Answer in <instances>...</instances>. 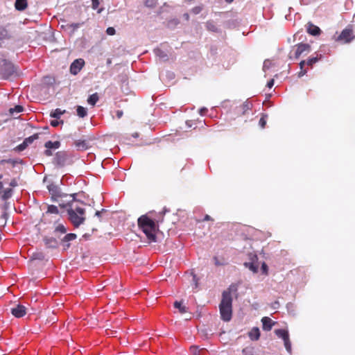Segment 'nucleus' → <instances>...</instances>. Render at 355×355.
I'll list each match as a JSON object with an SVG mask.
<instances>
[{"label":"nucleus","instance_id":"nucleus-39","mask_svg":"<svg viewBox=\"0 0 355 355\" xmlns=\"http://www.w3.org/2000/svg\"><path fill=\"white\" fill-rule=\"evenodd\" d=\"M123 113L122 110H116V116L118 119H120L122 117Z\"/></svg>","mask_w":355,"mask_h":355},{"label":"nucleus","instance_id":"nucleus-46","mask_svg":"<svg viewBox=\"0 0 355 355\" xmlns=\"http://www.w3.org/2000/svg\"><path fill=\"white\" fill-rule=\"evenodd\" d=\"M209 219H210V217H209V216H208V215H207V216L205 217V220H209Z\"/></svg>","mask_w":355,"mask_h":355},{"label":"nucleus","instance_id":"nucleus-33","mask_svg":"<svg viewBox=\"0 0 355 355\" xmlns=\"http://www.w3.org/2000/svg\"><path fill=\"white\" fill-rule=\"evenodd\" d=\"M56 231L64 234L67 232V230L63 225H58L56 227Z\"/></svg>","mask_w":355,"mask_h":355},{"label":"nucleus","instance_id":"nucleus-28","mask_svg":"<svg viewBox=\"0 0 355 355\" xmlns=\"http://www.w3.org/2000/svg\"><path fill=\"white\" fill-rule=\"evenodd\" d=\"M157 3V0H146L145 5L149 8H154Z\"/></svg>","mask_w":355,"mask_h":355},{"label":"nucleus","instance_id":"nucleus-8","mask_svg":"<svg viewBox=\"0 0 355 355\" xmlns=\"http://www.w3.org/2000/svg\"><path fill=\"white\" fill-rule=\"evenodd\" d=\"M354 36L353 35V31L351 28H345L340 33L338 40L343 41L345 43L350 42Z\"/></svg>","mask_w":355,"mask_h":355},{"label":"nucleus","instance_id":"nucleus-5","mask_svg":"<svg viewBox=\"0 0 355 355\" xmlns=\"http://www.w3.org/2000/svg\"><path fill=\"white\" fill-rule=\"evenodd\" d=\"M275 333L278 338H282L284 340V344L286 351L288 353H291V343L289 338L288 330L282 329H276L275 330Z\"/></svg>","mask_w":355,"mask_h":355},{"label":"nucleus","instance_id":"nucleus-24","mask_svg":"<svg viewBox=\"0 0 355 355\" xmlns=\"http://www.w3.org/2000/svg\"><path fill=\"white\" fill-rule=\"evenodd\" d=\"M203 349H199L196 346H191L190 347V353L191 355H200V354L204 352Z\"/></svg>","mask_w":355,"mask_h":355},{"label":"nucleus","instance_id":"nucleus-3","mask_svg":"<svg viewBox=\"0 0 355 355\" xmlns=\"http://www.w3.org/2000/svg\"><path fill=\"white\" fill-rule=\"evenodd\" d=\"M138 225L150 241H155L156 225L147 215H143L138 219Z\"/></svg>","mask_w":355,"mask_h":355},{"label":"nucleus","instance_id":"nucleus-19","mask_svg":"<svg viewBox=\"0 0 355 355\" xmlns=\"http://www.w3.org/2000/svg\"><path fill=\"white\" fill-rule=\"evenodd\" d=\"M10 35L8 31L3 26H0V41L9 39Z\"/></svg>","mask_w":355,"mask_h":355},{"label":"nucleus","instance_id":"nucleus-14","mask_svg":"<svg viewBox=\"0 0 355 355\" xmlns=\"http://www.w3.org/2000/svg\"><path fill=\"white\" fill-rule=\"evenodd\" d=\"M322 58V55L319 53H315V56H312L306 61V64L308 66L312 67L313 64L316 63L318 60Z\"/></svg>","mask_w":355,"mask_h":355},{"label":"nucleus","instance_id":"nucleus-27","mask_svg":"<svg viewBox=\"0 0 355 355\" xmlns=\"http://www.w3.org/2000/svg\"><path fill=\"white\" fill-rule=\"evenodd\" d=\"M46 213L58 214V209L55 205H49Z\"/></svg>","mask_w":355,"mask_h":355},{"label":"nucleus","instance_id":"nucleus-1","mask_svg":"<svg viewBox=\"0 0 355 355\" xmlns=\"http://www.w3.org/2000/svg\"><path fill=\"white\" fill-rule=\"evenodd\" d=\"M69 219L74 227H78L85 220L84 204L82 202L73 200L67 209Z\"/></svg>","mask_w":355,"mask_h":355},{"label":"nucleus","instance_id":"nucleus-49","mask_svg":"<svg viewBox=\"0 0 355 355\" xmlns=\"http://www.w3.org/2000/svg\"><path fill=\"white\" fill-rule=\"evenodd\" d=\"M102 10H103V8L99 9V10H98V13H100V12H101V11H102Z\"/></svg>","mask_w":355,"mask_h":355},{"label":"nucleus","instance_id":"nucleus-21","mask_svg":"<svg viewBox=\"0 0 355 355\" xmlns=\"http://www.w3.org/2000/svg\"><path fill=\"white\" fill-rule=\"evenodd\" d=\"M98 101V95L97 93H94L89 96L87 103L91 105H94Z\"/></svg>","mask_w":355,"mask_h":355},{"label":"nucleus","instance_id":"nucleus-23","mask_svg":"<svg viewBox=\"0 0 355 355\" xmlns=\"http://www.w3.org/2000/svg\"><path fill=\"white\" fill-rule=\"evenodd\" d=\"M76 111H77V114L80 117H82V118L85 117L87 114L86 108H85L82 106H78Z\"/></svg>","mask_w":355,"mask_h":355},{"label":"nucleus","instance_id":"nucleus-32","mask_svg":"<svg viewBox=\"0 0 355 355\" xmlns=\"http://www.w3.org/2000/svg\"><path fill=\"white\" fill-rule=\"evenodd\" d=\"M76 238V235L75 234H68L65 236L64 239L66 241H72Z\"/></svg>","mask_w":355,"mask_h":355},{"label":"nucleus","instance_id":"nucleus-17","mask_svg":"<svg viewBox=\"0 0 355 355\" xmlns=\"http://www.w3.org/2000/svg\"><path fill=\"white\" fill-rule=\"evenodd\" d=\"M24 107L21 105H16L14 107L10 108L9 112L10 115L16 117V114L23 112Z\"/></svg>","mask_w":355,"mask_h":355},{"label":"nucleus","instance_id":"nucleus-40","mask_svg":"<svg viewBox=\"0 0 355 355\" xmlns=\"http://www.w3.org/2000/svg\"><path fill=\"white\" fill-rule=\"evenodd\" d=\"M243 355H254L248 349H243Z\"/></svg>","mask_w":355,"mask_h":355},{"label":"nucleus","instance_id":"nucleus-6","mask_svg":"<svg viewBox=\"0 0 355 355\" xmlns=\"http://www.w3.org/2000/svg\"><path fill=\"white\" fill-rule=\"evenodd\" d=\"M249 257H250V261L245 262L244 263V265L246 268H248L251 271L256 273L258 272V268H259V264L257 262V260H258L257 256L256 254H250L249 255Z\"/></svg>","mask_w":355,"mask_h":355},{"label":"nucleus","instance_id":"nucleus-13","mask_svg":"<svg viewBox=\"0 0 355 355\" xmlns=\"http://www.w3.org/2000/svg\"><path fill=\"white\" fill-rule=\"evenodd\" d=\"M74 144L78 150H85L89 148L88 143L85 140H77Z\"/></svg>","mask_w":355,"mask_h":355},{"label":"nucleus","instance_id":"nucleus-37","mask_svg":"<svg viewBox=\"0 0 355 355\" xmlns=\"http://www.w3.org/2000/svg\"><path fill=\"white\" fill-rule=\"evenodd\" d=\"M155 53L157 56H159L160 58L166 57V55H164L159 49H155Z\"/></svg>","mask_w":355,"mask_h":355},{"label":"nucleus","instance_id":"nucleus-47","mask_svg":"<svg viewBox=\"0 0 355 355\" xmlns=\"http://www.w3.org/2000/svg\"><path fill=\"white\" fill-rule=\"evenodd\" d=\"M243 106L245 108H248V109L249 108V104L248 103L245 104Z\"/></svg>","mask_w":355,"mask_h":355},{"label":"nucleus","instance_id":"nucleus-20","mask_svg":"<svg viewBox=\"0 0 355 355\" xmlns=\"http://www.w3.org/2000/svg\"><path fill=\"white\" fill-rule=\"evenodd\" d=\"M12 192V191L11 189H6L0 193V196L3 200H7L11 197Z\"/></svg>","mask_w":355,"mask_h":355},{"label":"nucleus","instance_id":"nucleus-22","mask_svg":"<svg viewBox=\"0 0 355 355\" xmlns=\"http://www.w3.org/2000/svg\"><path fill=\"white\" fill-rule=\"evenodd\" d=\"M64 112V110L62 111L60 109L57 108L51 112L50 116L55 119H59L60 116L63 114Z\"/></svg>","mask_w":355,"mask_h":355},{"label":"nucleus","instance_id":"nucleus-30","mask_svg":"<svg viewBox=\"0 0 355 355\" xmlns=\"http://www.w3.org/2000/svg\"><path fill=\"white\" fill-rule=\"evenodd\" d=\"M272 65V62L269 60H266L263 62V71H266V69H269Z\"/></svg>","mask_w":355,"mask_h":355},{"label":"nucleus","instance_id":"nucleus-16","mask_svg":"<svg viewBox=\"0 0 355 355\" xmlns=\"http://www.w3.org/2000/svg\"><path fill=\"white\" fill-rule=\"evenodd\" d=\"M27 7L26 0H16L15 8L18 10H23Z\"/></svg>","mask_w":355,"mask_h":355},{"label":"nucleus","instance_id":"nucleus-43","mask_svg":"<svg viewBox=\"0 0 355 355\" xmlns=\"http://www.w3.org/2000/svg\"><path fill=\"white\" fill-rule=\"evenodd\" d=\"M207 111V110L206 108H205V107L201 108V109L200 110V114L201 115H203V114H205V113Z\"/></svg>","mask_w":355,"mask_h":355},{"label":"nucleus","instance_id":"nucleus-38","mask_svg":"<svg viewBox=\"0 0 355 355\" xmlns=\"http://www.w3.org/2000/svg\"><path fill=\"white\" fill-rule=\"evenodd\" d=\"M60 123H62V121H58V119L51 121V125L53 127H57Z\"/></svg>","mask_w":355,"mask_h":355},{"label":"nucleus","instance_id":"nucleus-18","mask_svg":"<svg viewBox=\"0 0 355 355\" xmlns=\"http://www.w3.org/2000/svg\"><path fill=\"white\" fill-rule=\"evenodd\" d=\"M206 28L209 31H212V32L218 31L217 26H216V23L212 20H209V21H207Z\"/></svg>","mask_w":355,"mask_h":355},{"label":"nucleus","instance_id":"nucleus-48","mask_svg":"<svg viewBox=\"0 0 355 355\" xmlns=\"http://www.w3.org/2000/svg\"><path fill=\"white\" fill-rule=\"evenodd\" d=\"M225 1L227 3H231L232 1H233V0H225Z\"/></svg>","mask_w":355,"mask_h":355},{"label":"nucleus","instance_id":"nucleus-44","mask_svg":"<svg viewBox=\"0 0 355 355\" xmlns=\"http://www.w3.org/2000/svg\"><path fill=\"white\" fill-rule=\"evenodd\" d=\"M184 18H185L187 20H189V14H187V13L184 14Z\"/></svg>","mask_w":355,"mask_h":355},{"label":"nucleus","instance_id":"nucleus-25","mask_svg":"<svg viewBox=\"0 0 355 355\" xmlns=\"http://www.w3.org/2000/svg\"><path fill=\"white\" fill-rule=\"evenodd\" d=\"M174 306L175 308L178 309L181 313H185L187 311L186 307L182 305L181 302H175Z\"/></svg>","mask_w":355,"mask_h":355},{"label":"nucleus","instance_id":"nucleus-10","mask_svg":"<svg viewBox=\"0 0 355 355\" xmlns=\"http://www.w3.org/2000/svg\"><path fill=\"white\" fill-rule=\"evenodd\" d=\"M11 313L16 318H21L26 315V308L23 305L17 304L11 309Z\"/></svg>","mask_w":355,"mask_h":355},{"label":"nucleus","instance_id":"nucleus-12","mask_svg":"<svg viewBox=\"0 0 355 355\" xmlns=\"http://www.w3.org/2000/svg\"><path fill=\"white\" fill-rule=\"evenodd\" d=\"M307 32L311 35H318L320 33V29L317 26L311 23L307 24Z\"/></svg>","mask_w":355,"mask_h":355},{"label":"nucleus","instance_id":"nucleus-45","mask_svg":"<svg viewBox=\"0 0 355 355\" xmlns=\"http://www.w3.org/2000/svg\"><path fill=\"white\" fill-rule=\"evenodd\" d=\"M96 216H101V211H97L96 212Z\"/></svg>","mask_w":355,"mask_h":355},{"label":"nucleus","instance_id":"nucleus-41","mask_svg":"<svg viewBox=\"0 0 355 355\" xmlns=\"http://www.w3.org/2000/svg\"><path fill=\"white\" fill-rule=\"evenodd\" d=\"M10 185L12 187H15L17 185V182L16 180H12L10 182Z\"/></svg>","mask_w":355,"mask_h":355},{"label":"nucleus","instance_id":"nucleus-34","mask_svg":"<svg viewBox=\"0 0 355 355\" xmlns=\"http://www.w3.org/2000/svg\"><path fill=\"white\" fill-rule=\"evenodd\" d=\"M100 4L99 0H92V7L93 9L96 10L98 8Z\"/></svg>","mask_w":355,"mask_h":355},{"label":"nucleus","instance_id":"nucleus-7","mask_svg":"<svg viewBox=\"0 0 355 355\" xmlns=\"http://www.w3.org/2000/svg\"><path fill=\"white\" fill-rule=\"evenodd\" d=\"M85 61L83 59L79 58L75 60L70 66V72L73 75H76L83 67Z\"/></svg>","mask_w":355,"mask_h":355},{"label":"nucleus","instance_id":"nucleus-15","mask_svg":"<svg viewBox=\"0 0 355 355\" xmlns=\"http://www.w3.org/2000/svg\"><path fill=\"white\" fill-rule=\"evenodd\" d=\"M259 336H260V331L258 328H253L249 332V337L252 340H257L259 338Z\"/></svg>","mask_w":355,"mask_h":355},{"label":"nucleus","instance_id":"nucleus-36","mask_svg":"<svg viewBox=\"0 0 355 355\" xmlns=\"http://www.w3.org/2000/svg\"><path fill=\"white\" fill-rule=\"evenodd\" d=\"M106 33L109 35H113L115 34V29L113 27H109V28H107Z\"/></svg>","mask_w":355,"mask_h":355},{"label":"nucleus","instance_id":"nucleus-31","mask_svg":"<svg viewBox=\"0 0 355 355\" xmlns=\"http://www.w3.org/2000/svg\"><path fill=\"white\" fill-rule=\"evenodd\" d=\"M202 10V8L201 6H196L191 9V12L197 15L199 14Z\"/></svg>","mask_w":355,"mask_h":355},{"label":"nucleus","instance_id":"nucleus-11","mask_svg":"<svg viewBox=\"0 0 355 355\" xmlns=\"http://www.w3.org/2000/svg\"><path fill=\"white\" fill-rule=\"evenodd\" d=\"M263 329L265 331H270L274 325V322L268 317H263L261 320Z\"/></svg>","mask_w":355,"mask_h":355},{"label":"nucleus","instance_id":"nucleus-2","mask_svg":"<svg viewBox=\"0 0 355 355\" xmlns=\"http://www.w3.org/2000/svg\"><path fill=\"white\" fill-rule=\"evenodd\" d=\"M219 309L222 319L224 321H230L232 314V288L223 292Z\"/></svg>","mask_w":355,"mask_h":355},{"label":"nucleus","instance_id":"nucleus-35","mask_svg":"<svg viewBox=\"0 0 355 355\" xmlns=\"http://www.w3.org/2000/svg\"><path fill=\"white\" fill-rule=\"evenodd\" d=\"M259 125L262 128H264L265 126H266V119L265 118V116H262L260 120H259Z\"/></svg>","mask_w":355,"mask_h":355},{"label":"nucleus","instance_id":"nucleus-29","mask_svg":"<svg viewBox=\"0 0 355 355\" xmlns=\"http://www.w3.org/2000/svg\"><path fill=\"white\" fill-rule=\"evenodd\" d=\"M261 269L262 273L264 274L265 275H267L268 274V267L265 262L262 263Z\"/></svg>","mask_w":355,"mask_h":355},{"label":"nucleus","instance_id":"nucleus-9","mask_svg":"<svg viewBox=\"0 0 355 355\" xmlns=\"http://www.w3.org/2000/svg\"><path fill=\"white\" fill-rule=\"evenodd\" d=\"M44 146L46 148V150L44 152L45 155L47 156H51L52 152L51 150V149L55 150V149L59 148L60 146V142L58 141H48L45 143Z\"/></svg>","mask_w":355,"mask_h":355},{"label":"nucleus","instance_id":"nucleus-42","mask_svg":"<svg viewBox=\"0 0 355 355\" xmlns=\"http://www.w3.org/2000/svg\"><path fill=\"white\" fill-rule=\"evenodd\" d=\"M273 85H274V80H270L267 83V86H268L269 88H271Z\"/></svg>","mask_w":355,"mask_h":355},{"label":"nucleus","instance_id":"nucleus-4","mask_svg":"<svg viewBox=\"0 0 355 355\" xmlns=\"http://www.w3.org/2000/svg\"><path fill=\"white\" fill-rule=\"evenodd\" d=\"M311 51V46L308 44H299L293 47L290 53V58H298L302 55H306Z\"/></svg>","mask_w":355,"mask_h":355},{"label":"nucleus","instance_id":"nucleus-26","mask_svg":"<svg viewBox=\"0 0 355 355\" xmlns=\"http://www.w3.org/2000/svg\"><path fill=\"white\" fill-rule=\"evenodd\" d=\"M306 64V61L305 60H302L300 62V71L298 73V76L299 77H302L304 75H305L306 73V70H304L303 68L304 67V65Z\"/></svg>","mask_w":355,"mask_h":355}]
</instances>
